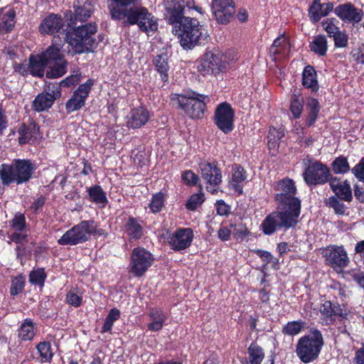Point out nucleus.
I'll list each match as a JSON object with an SVG mask.
<instances>
[{"instance_id": "obj_1", "label": "nucleus", "mask_w": 364, "mask_h": 364, "mask_svg": "<svg viewBox=\"0 0 364 364\" xmlns=\"http://www.w3.org/2000/svg\"><path fill=\"white\" fill-rule=\"evenodd\" d=\"M275 188V199L281 210L272 213L263 221L262 229L265 235H272L279 228L294 227L300 214L301 203L295 197L296 188L294 181L284 178L277 183Z\"/></svg>"}, {"instance_id": "obj_2", "label": "nucleus", "mask_w": 364, "mask_h": 364, "mask_svg": "<svg viewBox=\"0 0 364 364\" xmlns=\"http://www.w3.org/2000/svg\"><path fill=\"white\" fill-rule=\"evenodd\" d=\"M164 4L168 20L173 25V32L178 36L184 49L193 48L200 38H206L207 31L197 19L183 16L182 0H164Z\"/></svg>"}, {"instance_id": "obj_3", "label": "nucleus", "mask_w": 364, "mask_h": 364, "mask_svg": "<svg viewBox=\"0 0 364 364\" xmlns=\"http://www.w3.org/2000/svg\"><path fill=\"white\" fill-rule=\"evenodd\" d=\"M96 31L95 23H87L68 31L65 39L72 48V50H70L69 52L81 53L93 51L97 46Z\"/></svg>"}, {"instance_id": "obj_4", "label": "nucleus", "mask_w": 364, "mask_h": 364, "mask_svg": "<svg viewBox=\"0 0 364 364\" xmlns=\"http://www.w3.org/2000/svg\"><path fill=\"white\" fill-rule=\"evenodd\" d=\"M323 346V338L318 330L301 337L296 344V353L301 362L309 363L319 355Z\"/></svg>"}, {"instance_id": "obj_5", "label": "nucleus", "mask_w": 364, "mask_h": 364, "mask_svg": "<svg viewBox=\"0 0 364 364\" xmlns=\"http://www.w3.org/2000/svg\"><path fill=\"white\" fill-rule=\"evenodd\" d=\"M33 169L28 161L16 160L11 165H1L0 177L4 184L8 185L14 181L21 183L31 178Z\"/></svg>"}, {"instance_id": "obj_6", "label": "nucleus", "mask_w": 364, "mask_h": 364, "mask_svg": "<svg viewBox=\"0 0 364 364\" xmlns=\"http://www.w3.org/2000/svg\"><path fill=\"white\" fill-rule=\"evenodd\" d=\"M228 65L227 57L218 50H207L196 62L198 71L203 76L224 72Z\"/></svg>"}, {"instance_id": "obj_7", "label": "nucleus", "mask_w": 364, "mask_h": 364, "mask_svg": "<svg viewBox=\"0 0 364 364\" xmlns=\"http://www.w3.org/2000/svg\"><path fill=\"white\" fill-rule=\"evenodd\" d=\"M204 97L195 92L187 95L172 94L171 100L173 105H178L185 113L193 119L202 117L205 103L203 100Z\"/></svg>"}, {"instance_id": "obj_8", "label": "nucleus", "mask_w": 364, "mask_h": 364, "mask_svg": "<svg viewBox=\"0 0 364 364\" xmlns=\"http://www.w3.org/2000/svg\"><path fill=\"white\" fill-rule=\"evenodd\" d=\"M95 230L93 220H84L65 232L58 240L61 245H75L88 240Z\"/></svg>"}, {"instance_id": "obj_9", "label": "nucleus", "mask_w": 364, "mask_h": 364, "mask_svg": "<svg viewBox=\"0 0 364 364\" xmlns=\"http://www.w3.org/2000/svg\"><path fill=\"white\" fill-rule=\"evenodd\" d=\"M154 262L153 255L144 248H134L131 255L129 272L136 277L143 276Z\"/></svg>"}, {"instance_id": "obj_10", "label": "nucleus", "mask_w": 364, "mask_h": 364, "mask_svg": "<svg viewBox=\"0 0 364 364\" xmlns=\"http://www.w3.org/2000/svg\"><path fill=\"white\" fill-rule=\"evenodd\" d=\"M130 24H137L141 31L148 36L152 35L158 29V23L155 17L147 9L136 7L134 11L127 18Z\"/></svg>"}, {"instance_id": "obj_11", "label": "nucleus", "mask_w": 364, "mask_h": 364, "mask_svg": "<svg viewBox=\"0 0 364 364\" xmlns=\"http://www.w3.org/2000/svg\"><path fill=\"white\" fill-rule=\"evenodd\" d=\"M199 168L207 191L213 194L217 193L222 181V173L217 163L203 161L199 164Z\"/></svg>"}, {"instance_id": "obj_12", "label": "nucleus", "mask_w": 364, "mask_h": 364, "mask_svg": "<svg viewBox=\"0 0 364 364\" xmlns=\"http://www.w3.org/2000/svg\"><path fill=\"white\" fill-rule=\"evenodd\" d=\"M329 176L328 168L317 161H309L303 173L304 179L308 185L324 183L328 181Z\"/></svg>"}, {"instance_id": "obj_13", "label": "nucleus", "mask_w": 364, "mask_h": 364, "mask_svg": "<svg viewBox=\"0 0 364 364\" xmlns=\"http://www.w3.org/2000/svg\"><path fill=\"white\" fill-rule=\"evenodd\" d=\"M235 112L227 102L220 104L215 112V123L223 133L228 134L234 128Z\"/></svg>"}, {"instance_id": "obj_14", "label": "nucleus", "mask_w": 364, "mask_h": 364, "mask_svg": "<svg viewBox=\"0 0 364 364\" xmlns=\"http://www.w3.org/2000/svg\"><path fill=\"white\" fill-rule=\"evenodd\" d=\"M323 254L327 264L333 269H342L349 262L347 252L342 246H329L323 250Z\"/></svg>"}, {"instance_id": "obj_15", "label": "nucleus", "mask_w": 364, "mask_h": 364, "mask_svg": "<svg viewBox=\"0 0 364 364\" xmlns=\"http://www.w3.org/2000/svg\"><path fill=\"white\" fill-rule=\"evenodd\" d=\"M211 8L215 20L225 24L232 16L235 4L232 0H213Z\"/></svg>"}, {"instance_id": "obj_16", "label": "nucleus", "mask_w": 364, "mask_h": 364, "mask_svg": "<svg viewBox=\"0 0 364 364\" xmlns=\"http://www.w3.org/2000/svg\"><path fill=\"white\" fill-rule=\"evenodd\" d=\"M93 84L94 81L89 79L86 82L79 86L78 89L73 93L65 105L68 112H75L84 106L85 100Z\"/></svg>"}, {"instance_id": "obj_17", "label": "nucleus", "mask_w": 364, "mask_h": 364, "mask_svg": "<svg viewBox=\"0 0 364 364\" xmlns=\"http://www.w3.org/2000/svg\"><path fill=\"white\" fill-rule=\"evenodd\" d=\"M193 239V232L191 228H179L168 239V244L174 250H183L188 248Z\"/></svg>"}, {"instance_id": "obj_18", "label": "nucleus", "mask_w": 364, "mask_h": 364, "mask_svg": "<svg viewBox=\"0 0 364 364\" xmlns=\"http://www.w3.org/2000/svg\"><path fill=\"white\" fill-rule=\"evenodd\" d=\"M61 92L58 87L53 86L49 92H43L38 94L33 102L32 107L37 112H43L50 109L55 100L59 98Z\"/></svg>"}, {"instance_id": "obj_19", "label": "nucleus", "mask_w": 364, "mask_h": 364, "mask_svg": "<svg viewBox=\"0 0 364 364\" xmlns=\"http://www.w3.org/2000/svg\"><path fill=\"white\" fill-rule=\"evenodd\" d=\"M136 0H107L108 9L113 19L127 18L136 7H129Z\"/></svg>"}, {"instance_id": "obj_20", "label": "nucleus", "mask_w": 364, "mask_h": 364, "mask_svg": "<svg viewBox=\"0 0 364 364\" xmlns=\"http://www.w3.org/2000/svg\"><path fill=\"white\" fill-rule=\"evenodd\" d=\"M10 225L14 230L11 236V240L13 242L23 244L28 241V230L26 225V218L23 214L20 213H16L10 221Z\"/></svg>"}, {"instance_id": "obj_21", "label": "nucleus", "mask_w": 364, "mask_h": 364, "mask_svg": "<svg viewBox=\"0 0 364 364\" xmlns=\"http://www.w3.org/2000/svg\"><path fill=\"white\" fill-rule=\"evenodd\" d=\"M149 112L143 107L132 109L126 117L128 128L139 129L145 125L150 119Z\"/></svg>"}, {"instance_id": "obj_22", "label": "nucleus", "mask_w": 364, "mask_h": 364, "mask_svg": "<svg viewBox=\"0 0 364 364\" xmlns=\"http://www.w3.org/2000/svg\"><path fill=\"white\" fill-rule=\"evenodd\" d=\"M336 15L346 22L358 23L363 18V14L360 10L355 9L351 4H344L336 7Z\"/></svg>"}, {"instance_id": "obj_23", "label": "nucleus", "mask_w": 364, "mask_h": 364, "mask_svg": "<svg viewBox=\"0 0 364 364\" xmlns=\"http://www.w3.org/2000/svg\"><path fill=\"white\" fill-rule=\"evenodd\" d=\"M291 50V44L287 36L282 34L277 38L269 48V53L274 60L287 57Z\"/></svg>"}, {"instance_id": "obj_24", "label": "nucleus", "mask_w": 364, "mask_h": 364, "mask_svg": "<svg viewBox=\"0 0 364 364\" xmlns=\"http://www.w3.org/2000/svg\"><path fill=\"white\" fill-rule=\"evenodd\" d=\"M231 172L228 187L238 194H241L247 178L246 172L243 168L238 165L232 166Z\"/></svg>"}, {"instance_id": "obj_25", "label": "nucleus", "mask_w": 364, "mask_h": 364, "mask_svg": "<svg viewBox=\"0 0 364 364\" xmlns=\"http://www.w3.org/2000/svg\"><path fill=\"white\" fill-rule=\"evenodd\" d=\"M63 26V19L55 14L47 16L39 26V31L43 34L54 35L60 32Z\"/></svg>"}, {"instance_id": "obj_26", "label": "nucleus", "mask_w": 364, "mask_h": 364, "mask_svg": "<svg viewBox=\"0 0 364 364\" xmlns=\"http://www.w3.org/2000/svg\"><path fill=\"white\" fill-rule=\"evenodd\" d=\"M333 9V5L331 2L321 4L320 0H314L309 9L310 18L313 21L317 22L321 17L327 16Z\"/></svg>"}, {"instance_id": "obj_27", "label": "nucleus", "mask_w": 364, "mask_h": 364, "mask_svg": "<svg viewBox=\"0 0 364 364\" xmlns=\"http://www.w3.org/2000/svg\"><path fill=\"white\" fill-rule=\"evenodd\" d=\"M16 14L11 7L0 9V33L11 31L15 24Z\"/></svg>"}, {"instance_id": "obj_28", "label": "nucleus", "mask_w": 364, "mask_h": 364, "mask_svg": "<svg viewBox=\"0 0 364 364\" xmlns=\"http://www.w3.org/2000/svg\"><path fill=\"white\" fill-rule=\"evenodd\" d=\"M330 186L336 195L342 200L349 201L352 198L350 185L346 181L333 179Z\"/></svg>"}, {"instance_id": "obj_29", "label": "nucleus", "mask_w": 364, "mask_h": 364, "mask_svg": "<svg viewBox=\"0 0 364 364\" xmlns=\"http://www.w3.org/2000/svg\"><path fill=\"white\" fill-rule=\"evenodd\" d=\"M63 48L62 41L54 37L53 44L48 48V49L42 53L48 63H52L53 61L63 59V56L61 53Z\"/></svg>"}, {"instance_id": "obj_30", "label": "nucleus", "mask_w": 364, "mask_h": 364, "mask_svg": "<svg viewBox=\"0 0 364 364\" xmlns=\"http://www.w3.org/2000/svg\"><path fill=\"white\" fill-rule=\"evenodd\" d=\"M149 316L151 322L148 324V328L152 331H160L167 318L166 314L161 309H153L150 311Z\"/></svg>"}, {"instance_id": "obj_31", "label": "nucleus", "mask_w": 364, "mask_h": 364, "mask_svg": "<svg viewBox=\"0 0 364 364\" xmlns=\"http://www.w3.org/2000/svg\"><path fill=\"white\" fill-rule=\"evenodd\" d=\"M48 65V63L42 54L32 55L30 58V70L33 75L43 76L44 69Z\"/></svg>"}, {"instance_id": "obj_32", "label": "nucleus", "mask_w": 364, "mask_h": 364, "mask_svg": "<svg viewBox=\"0 0 364 364\" xmlns=\"http://www.w3.org/2000/svg\"><path fill=\"white\" fill-rule=\"evenodd\" d=\"M306 119L307 126H312L317 119L320 111L319 103L317 100L313 97H309L306 102Z\"/></svg>"}, {"instance_id": "obj_33", "label": "nucleus", "mask_w": 364, "mask_h": 364, "mask_svg": "<svg viewBox=\"0 0 364 364\" xmlns=\"http://www.w3.org/2000/svg\"><path fill=\"white\" fill-rule=\"evenodd\" d=\"M48 70L46 72V75L50 78H58L63 76L67 70V62L63 59L53 61L52 63H48Z\"/></svg>"}, {"instance_id": "obj_34", "label": "nucleus", "mask_w": 364, "mask_h": 364, "mask_svg": "<svg viewBox=\"0 0 364 364\" xmlns=\"http://www.w3.org/2000/svg\"><path fill=\"white\" fill-rule=\"evenodd\" d=\"M284 136V132L281 129L270 127L267 136V144L272 154H275L279 144V140Z\"/></svg>"}, {"instance_id": "obj_35", "label": "nucleus", "mask_w": 364, "mask_h": 364, "mask_svg": "<svg viewBox=\"0 0 364 364\" xmlns=\"http://www.w3.org/2000/svg\"><path fill=\"white\" fill-rule=\"evenodd\" d=\"M168 58L166 53H162L158 55L154 60L156 70L160 74L161 80L164 82L168 80V71L169 70Z\"/></svg>"}, {"instance_id": "obj_36", "label": "nucleus", "mask_w": 364, "mask_h": 364, "mask_svg": "<svg viewBox=\"0 0 364 364\" xmlns=\"http://www.w3.org/2000/svg\"><path fill=\"white\" fill-rule=\"evenodd\" d=\"M36 334L34 323L30 319H26L18 329V337L22 341H31Z\"/></svg>"}, {"instance_id": "obj_37", "label": "nucleus", "mask_w": 364, "mask_h": 364, "mask_svg": "<svg viewBox=\"0 0 364 364\" xmlns=\"http://www.w3.org/2000/svg\"><path fill=\"white\" fill-rule=\"evenodd\" d=\"M90 199L96 204L105 206L107 202V196L100 186H95L87 190Z\"/></svg>"}, {"instance_id": "obj_38", "label": "nucleus", "mask_w": 364, "mask_h": 364, "mask_svg": "<svg viewBox=\"0 0 364 364\" xmlns=\"http://www.w3.org/2000/svg\"><path fill=\"white\" fill-rule=\"evenodd\" d=\"M303 85L312 90H316L318 87L315 70L310 65L305 67L303 71Z\"/></svg>"}, {"instance_id": "obj_39", "label": "nucleus", "mask_w": 364, "mask_h": 364, "mask_svg": "<svg viewBox=\"0 0 364 364\" xmlns=\"http://www.w3.org/2000/svg\"><path fill=\"white\" fill-rule=\"evenodd\" d=\"M304 109V100L300 94L294 93L291 98L290 111L294 118L301 117Z\"/></svg>"}, {"instance_id": "obj_40", "label": "nucleus", "mask_w": 364, "mask_h": 364, "mask_svg": "<svg viewBox=\"0 0 364 364\" xmlns=\"http://www.w3.org/2000/svg\"><path fill=\"white\" fill-rule=\"evenodd\" d=\"M310 48L314 53L320 55H324L327 51L326 37L323 36H316L310 45Z\"/></svg>"}, {"instance_id": "obj_41", "label": "nucleus", "mask_w": 364, "mask_h": 364, "mask_svg": "<svg viewBox=\"0 0 364 364\" xmlns=\"http://www.w3.org/2000/svg\"><path fill=\"white\" fill-rule=\"evenodd\" d=\"M125 230L132 239H138L141 236V227L137 221L130 218L125 224Z\"/></svg>"}, {"instance_id": "obj_42", "label": "nucleus", "mask_w": 364, "mask_h": 364, "mask_svg": "<svg viewBox=\"0 0 364 364\" xmlns=\"http://www.w3.org/2000/svg\"><path fill=\"white\" fill-rule=\"evenodd\" d=\"M250 364H260L264 359V352L259 346L252 344L248 348Z\"/></svg>"}, {"instance_id": "obj_43", "label": "nucleus", "mask_w": 364, "mask_h": 364, "mask_svg": "<svg viewBox=\"0 0 364 364\" xmlns=\"http://www.w3.org/2000/svg\"><path fill=\"white\" fill-rule=\"evenodd\" d=\"M231 228L233 230V237L235 239L240 241L247 240L251 235L250 231L242 223L236 225H231Z\"/></svg>"}, {"instance_id": "obj_44", "label": "nucleus", "mask_w": 364, "mask_h": 364, "mask_svg": "<svg viewBox=\"0 0 364 364\" xmlns=\"http://www.w3.org/2000/svg\"><path fill=\"white\" fill-rule=\"evenodd\" d=\"M305 323L301 321H294L288 322L283 327V333L289 336H295L299 334L304 328Z\"/></svg>"}, {"instance_id": "obj_45", "label": "nucleus", "mask_w": 364, "mask_h": 364, "mask_svg": "<svg viewBox=\"0 0 364 364\" xmlns=\"http://www.w3.org/2000/svg\"><path fill=\"white\" fill-rule=\"evenodd\" d=\"M38 130V128L34 124H31L28 128L21 129L19 131L21 135L18 139L19 144H24L28 143L34 136V134L37 133Z\"/></svg>"}, {"instance_id": "obj_46", "label": "nucleus", "mask_w": 364, "mask_h": 364, "mask_svg": "<svg viewBox=\"0 0 364 364\" xmlns=\"http://www.w3.org/2000/svg\"><path fill=\"white\" fill-rule=\"evenodd\" d=\"M119 315L120 312L118 309H111L107 316L106 317L105 323L102 328V332L105 333L110 331L112 330L114 323L119 319Z\"/></svg>"}, {"instance_id": "obj_47", "label": "nucleus", "mask_w": 364, "mask_h": 364, "mask_svg": "<svg viewBox=\"0 0 364 364\" xmlns=\"http://www.w3.org/2000/svg\"><path fill=\"white\" fill-rule=\"evenodd\" d=\"M321 312L323 316L331 319L333 316L340 315L341 309L338 306H333L331 301H326L321 307Z\"/></svg>"}, {"instance_id": "obj_48", "label": "nucleus", "mask_w": 364, "mask_h": 364, "mask_svg": "<svg viewBox=\"0 0 364 364\" xmlns=\"http://www.w3.org/2000/svg\"><path fill=\"white\" fill-rule=\"evenodd\" d=\"M164 204V196L159 192L154 194L149 203V208L152 213H156L161 211Z\"/></svg>"}, {"instance_id": "obj_49", "label": "nucleus", "mask_w": 364, "mask_h": 364, "mask_svg": "<svg viewBox=\"0 0 364 364\" xmlns=\"http://www.w3.org/2000/svg\"><path fill=\"white\" fill-rule=\"evenodd\" d=\"M37 350L43 361H50L53 357L51 346L48 342H41L37 346Z\"/></svg>"}, {"instance_id": "obj_50", "label": "nucleus", "mask_w": 364, "mask_h": 364, "mask_svg": "<svg viewBox=\"0 0 364 364\" xmlns=\"http://www.w3.org/2000/svg\"><path fill=\"white\" fill-rule=\"evenodd\" d=\"M332 168L336 173H343L347 172L350 167L345 157H338L333 162Z\"/></svg>"}, {"instance_id": "obj_51", "label": "nucleus", "mask_w": 364, "mask_h": 364, "mask_svg": "<svg viewBox=\"0 0 364 364\" xmlns=\"http://www.w3.org/2000/svg\"><path fill=\"white\" fill-rule=\"evenodd\" d=\"M75 9V20L79 21H85L91 14L90 9L88 5L84 4L82 6L74 5Z\"/></svg>"}, {"instance_id": "obj_52", "label": "nucleus", "mask_w": 364, "mask_h": 364, "mask_svg": "<svg viewBox=\"0 0 364 364\" xmlns=\"http://www.w3.org/2000/svg\"><path fill=\"white\" fill-rule=\"evenodd\" d=\"M46 279V274L43 269H38L31 272L29 282L34 285L42 287Z\"/></svg>"}, {"instance_id": "obj_53", "label": "nucleus", "mask_w": 364, "mask_h": 364, "mask_svg": "<svg viewBox=\"0 0 364 364\" xmlns=\"http://www.w3.org/2000/svg\"><path fill=\"white\" fill-rule=\"evenodd\" d=\"M204 201V196L202 193L193 194L186 203V208L188 210H194Z\"/></svg>"}, {"instance_id": "obj_54", "label": "nucleus", "mask_w": 364, "mask_h": 364, "mask_svg": "<svg viewBox=\"0 0 364 364\" xmlns=\"http://www.w3.org/2000/svg\"><path fill=\"white\" fill-rule=\"evenodd\" d=\"M25 279L21 277H16L13 281L11 287V294L16 295L21 291L24 287Z\"/></svg>"}, {"instance_id": "obj_55", "label": "nucleus", "mask_w": 364, "mask_h": 364, "mask_svg": "<svg viewBox=\"0 0 364 364\" xmlns=\"http://www.w3.org/2000/svg\"><path fill=\"white\" fill-rule=\"evenodd\" d=\"M80 80V72L77 70L73 74L60 82V86L69 87L77 83Z\"/></svg>"}, {"instance_id": "obj_56", "label": "nucleus", "mask_w": 364, "mask_h": 364, "mask_svg": "<svg viewBox=\"0 0 364 364\" xmlns=\"http://www.w3.org/2000/svg\"><path fill=\"white\" fill-rule=\"evenodd\" d=\"M327 204L333 208L337 214L342 215L345 213L346 207L344 204L339 202L338 199L333 196L328 199Z\"/></svg>"}, {"instance_id": "obj_57", "label": "nucleus", "mask_w": 364, "mask_h": 364, "mask_svg": "<svg viewBox=\"0 0 364 364\" xmlns=\"http://www.w3.org/2000/svg\"><path fill=\"white\" fill-rule=\"evenodd\" d=\"M182 180L188 186H195L198 181V176L192 171H186L182 173Z\"/></svg>"}, {"instance_id": "obj_58", "label": "nucleus", "mask_w": 364, "mask_h": 364, "mask_svg": "<svg viewBox=\"0 0 364 364\" xmlns=\"http://www.w3.org/2000/svg\"><path fill=\"white\" fill-rule=\"evenodd\" d=\"M82 298L74 291H70L66 296V301L74 307H78L82 304Z\"/></svg>"}, {"instance_id": "obj_59", "label": "nucleus", "mask_w": 364, "mask_h": 364, "mask_svg": "<svg viewBox=\"0 0 364 364\" xmlns=\"http://www.w3.org/2000/svg\"><path fill=\"white\" fill-rule=\"evenodd\" d=\"M333 38L335 46L338 48H344L348 44V38L347 35L340 31Z\"/></svg>"}, {"instance_id": "obj_60", "label": "nucleus", "mask_w": 364, "mask_h": 364, "mask_svg": "<svg viewBox=\"0 0 364 364\" xmlns=\"http://www.w3.org/2000/svg\"><path fill=\"white\" fill-rule=\"evenodd\" d=\"M352 172L360 181H364V158L353 169Z\"/></svg>"}, {"instance_id": "obj_61", "label": "nucleus", "mask_w": 364, "mask_h": 364, "mask_svg": "<svg viewBox=\"0 0 364 364\" xmlns=\"http://www.w3.org/2000/svg\"><path fill=\"white\" fill-rule=\"evenodd\" d=\"M324 30L328 33L329 36L333 37L339 31V28L333 23L332 21H326L323 23Z\"/></svg>"}, {"instance_id": "obj_62", "label": "nucleus", "mask_w": 364, "mask_h": 364, "mask_svg": "<svg viewBox=\"0 0 364 364\" xmlns=\"http://www.w3.org/2000/svg\"><path fill=\"white\" fill-rule=\"evenodd\" d=\"M231 234L233 235V230L231 227H221L218 230V237L223 241H227L230 239Z\"/></svg>"}, {"instance_id": "obj_63", "label": "nucleus", "mask_w": 364, "mask_h": 364, "mask_svg": "<svg viewBox=\"0 0 364 364\" xmlns=\"http://www.w3.org/2000/svg\"><path fill=\"white\" fill-rule=\"evenodd\" d=\"M353 364H364V346L355 351Z\"/></svg>"}, {"instance_id": "obj_64", "label": "nucleus", "mask_w": 364, "mask_h": 364, "mask_svg": "<svg viewBox=\"0 0 364 364\" xmlns=\"http://www.w3.org/2000/svg\"><path fill=\"white\" fill-rule=\"evenodd\" d=\"M217 211L218 213L220 215H226L229 211V207L223 202H218Z\"/></svg>"}]
</instances>
